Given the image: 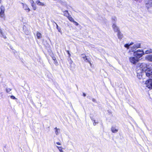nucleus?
<instances>
[{
    "label": "nucleus",
    "mask_w": 152,
    "mask_h": 152,
    "mask_svg": "<svg viewBox=\"0 0 152 152\" xmlns=\"http://www.w3.org/2000/svg\"><path fill=\"white\" fill-rule=\"evenodd\" d=\"M133 54L134 56L139 59L144 54V52L142 50H138L134 52Z\"/></svg>",
    "instance_id": "f257e3e1"
},
{
    "label": "nucleus",
    "mask_w": 152,
    "mask_h": 152,
    "mask_svg": "<svg viewBox=\"0 0 152 152\" xmlns=\"http://www.w3.org/2000/svg\"><path fill=\"white\" fill-rule=\"evenodd\" d=\"M145 75L149 79L152 78V69L150 68H147L145 71Z\"/></svg>",
    "instance_id": "f03ea898"
},
{
    "label": "nucleus",
    "mask_w": 152,
    "mask_h": 152,
    "mask_svg": "<svg viewBox=\"0 0 152 152\" xmlns=\"http://www.w3.org/2000/svg\"><path fill=\"white\" fill-rule=\"evenodd\" d=\"M0 9L1 10L0 12V17L3 18L4 19L5 18V15L4 13V12L5 9L4 6H1L0 7Z\"/></svg>",
    "instance_id": "7ed1b4c3"
},
{
    "label": "nucleus",
    "mask_w": 152,
    "mask_h": 152,
    "mask_svg": "<svg viewBox=\"0 0 152 152\" xmlns=\"http://www.w3.org/2000/svg\"><path fill=\"white\" fill-rule=\"evenodd\" d=\"M145 83L146 87L150 89L152 88V79L151 78L149 79L146 81Z\"/></svg>",
    "instance_id": "20e7f679"
},
{
    "label": "nucleus",
    "mask_w": 152,
    "mask_h": 152,
    "mask_svg": "<svg viewBox=\"0 0 152 152\" xmlns=\"http://www.w3.org/2000/svg\"><path fill=\"white\" fill-rule=\"evenodd\" d=\"M145 6L149 11H150V9H152V0H148L145 4Z\"/></svg>",
    "instance_id": "39448f33"
},
{
    "label": "nucleus",
    "mask_w": 152,
    "mask_h": 152,
    "mask_svg": "<svg viewBox=\"0 0 152 152\" xmlns=\"http://www.w3.org/2000/svg\"><path fill=\"white\" fill-rule=\"evenodd\" d=\"M129 60L130 61L132 64H136L137 62L138 61L139 59L135 56L130 57L129 58Z\"/></svg>",
    "instance_id": "423d86ee"
},
{
    "label": "nucleus",
    "mask_w": 152,
    "mask_h": 152,
    "mask_svg": "<svg viewBox=\"0 0 152 152\" xmlns=\"http://www.w3.org/2000/svg\"><path fill=\"white\" fill-rule=\"evenodd\" d=\"M69 62V64L71 69H72L75 67V64L73 63V61L71 60V58H70L68 60Z\"/></svg>",
    "instance_id": "0eeeda50"
},
{
    "label": "nucleus",
    "mask_w": 152,
    "mask_h": 152,
    "mask_svg": "<svg viewBox=\"0 0 152 152\" xmlns=\"http://www.w3.org/2000/svg\"><path fill=\"white\" fill-rule=\"evenodd\" d=\"M21 4L23 6V9L27 12H28L30 11V9L26 4H24L23 3H22Z\"/></svg>",
    "instance_id": "6e6552de"
},
{
    "label": "nucleus",
    "mask_w": 152,
    "mask_h": 152,
    "mask_svg": "<svg viewBox=\"0 0 152 152\" xmlns=\"http://www.w3.org/2000/svg\"><path fill=\"white\" fill-rule=\"evenodd\" d=\"M81 55L83 56L82 57V58L84 59V60L85 61L88 62L91 65V64L90 61L88 59V58H87V56H86L84 54H81Z\"/></svg>",
    "instance_id": "1a4fd4ad"
},
{
    "label": "nucleus",
    "mask_w": 152,
    "mask_h": 152,
    "mask_svg": "<svg viewBox=\"0 0 152 152\" xmlns=\"http://www.w3.org/2000/svg\"><path fill=\"white\" fill-rule=\"evenodd\" d=\"M112 27L115 32H117L119 31L118 28L115 24H113V25Z\"/></svg>",
    "instance_id": "9d476101"
},
{
    "label": "nucleus",
    "mask_w": 152,
    "mask_h": 152,
    "mask_svg": "<svg viewBox=\"0 0 152 152\" xmlns=\"http://www.w3.org/2000/svg\"><path fill=\"white\" fill-rule=\"evenodd\" d=\"M146 60L150 61H152V55H149L146 57Z\"/></svg>",
    "instance_id": "9b49d317"
},
{
    "label": "nucleus",
    "mask_w": 152,
    "mask_h": 152,
    "mask_svg": "<svg viewBox=\"0 0 152 152\" xmlns=\"http://www.w3.org/2000/svg\"><path fill=\"white\" fill-rule=\"evenodd\" d=\"M64 15L67 18L70 15L68 11L67 10H65L63 12Z\"/></svg>",
    "instance_id": "f8f14e48"
},
{
    "label": "nucleus",
    "mask_w": 152,
    "mask_h": 152,
    "mask_svg": "<svg viewBox=\"0 0 152 152\" xmlns=\"http://www.w3.org/2000/svg\"><path fill=\"white\" fill-rule=\"evenodd\" d=\"M117 32H118L117 35L118 38L120 39H122L123 37V34H121L120 30L117 31Z\"/></svg>",
    "instance_id": "ddd939ff"
},
{
    "label": "nucleus",
    "mask_w": 152,
    "mask_h": 152,
    "mask_svg": "<svg viewBox=\"0 0 152 152\" xmlns=\"http://www.w3.org/2000/svg\"><path fill=\"white\" fill-rule=\"evenodd\" d=\"M52 59L54 61V63L56 65H57L58 64V62L56 60V57L54 56L53 55L52 56H51Z\"/></svg>",
    "instance_id": "4468645a"
},
{
    "label": "nucleus",
    "mask_w": 152,
    "mask_h": 152,
    "mask_svg": "<svg viewBox=\"0 0 152 152\" xmlns=\"http://www.w3.org/2000/svg\"><path fill=\"white\" fill-rule=\"evenodd\" d=\"M31 6L33 7V9L34 10H35L36 9L37 7L34 4V1L33 0L31 1Z\"/></svg>",
    "instance_id": "2eb2a0df"
},
{
    "label": "nucleus",
    "mask_w": 152,
    "mask_h": 152,
    "mask_svg": "<svg viewBox=\"0 0 152 152\" xmlns=\"http://www.w3.org/2000/svg\"><path fill=\"white\" fill-rule=\"evenodd\" d=\"M36 3L38 5L41 6H44L45 5V4L43 3L40 2L39 0H37L36 1Z\"/></svg>",
    "instance_id": "dca6fc26"
},
{
    "label": "nucleus",
    "mask_w": 152,
    "mask_h": 152,
    "mask_svg": "<svg viewBox=\"0 0 152 152\" xmlns=\"http://www.w3.org/2000/svg\"><path fill=\"white\" fill-rule=\"evenodd\" d=\"M111 130L112 132L115 133L118 132V129H116L114 127H112L111 128Z\"/></svg>",
    "instance_id": "f3484780"
},
{
    "label": "nucleus",
    "mask_w": 152,
    "mask_h": 152,
    "mask_svg": "<svg viewBox=\"0 0 152 152\" xmlns=\"http://www.w3.org/2000/svg\"><path fill=\"white\" fill-rule=\"evenodd\" d=\"M133 44V42H131L130 44H126L124 45V46L125 47L127 48V49H128L129 48V46L132 45Z\"/></svg>",
    "instance_id": "a211bd4d"
},
{
    "label": "nucleus",
    "mask_w": 152,
    "mask_h": 152,
    "mask_svg": "<svg viewBox=\"0 0 152 152\" xmlns=\"http://www.w3.org/2000/svg\"><path fill=\"white\" fill-rule=\"evenodd\" d=\"M37 36L38 39H39L42 37L41 34L39 32H37Z\"/></svg>",
    "instance_id": "6ab92c4d"
},
{
    "label": "nucleus",
    "mask_w": 152,
    "mask_h": 152,
    "mask_svg": "<svg viewBox=\"0 0 152 152\" xmlns=\"http://www.w3.org/2000/svg\"><path fill=\"white\" fill-rule=\"evenodd\" d=\"M152 53V49H150L145 51V54H150Z\"/></svg>",
    "instance_id": "aec40b11"
},
{
    "label": "nucleus",
    "mask_w": 152,
    "mask_h": 152,
    "mask_svg": "<svg viewBox=\"0 0 152 152\" xmlns=\"http://www.w3.org/2000/svg\"><path fill=\"white\" fill-rule=\"evenodd\" d=\"M67 18L71 22H73L74 20V19L72 18L70 15L68 16Z\"/></svg>",
    "instance_id": "412c9836"
},
{
    "label": "nucleus",
    "mask_w": 152,
    "mask_h": 152,
    "mask_svg": "<svg viewBox=\"0 0 152 152\" xmlns=\"http://www.w3.org/2000/svg\"><path fill=\"white\" fill-rule=\"evenodd\" d=\"M135 48L137 49V48H140L141 47V44L140 43H139L137 44L134 45Z\"/></svg>",
    "instance_id": "4be33fe9"
},
{
    "label": "nucleus",
    "mask_w": 152,
    "mask_h": 152,
    "mask_svg": "<svg viewBox=\"0 0 152 152\" xmlns=\"http://www.w3.org/2000/svg\"><path fill=\"white\" fill-rule=\"evenodd\" d=\"M136 49L135 48V47H134V46H133L131 48L130 50L129 51V52H135V50Z\"/></svg>",
    "instance_id": "5701e85b"
},
{
    "label": "nucleus",
    "mask_w": 152,
    "mask_h": 152,
    "mask_svg": "<svg viewBox=\"0 0 152 152\" xmlns=\"http://www.w3.org/2000/svg\"><path fill=\"white\" fill-rule=\"evenodd\" d=\"M55 133L56 134V135H57L58 134V129L56 127L55 128Z\"/></svg>",
    "instance_id": "b1692460"
},
{
    "label": "nucleus",
    "mask_w": 152,
    "mask_h": 152,
    "mask_svg": "<svg viewBox=\"0 0 152 152\" xmlns=\"http://www.w3.org/2000/svg\"><path fill=\"white\" fill-rule=\"evenodd\" d=\"M11 91V89H10V88L6 89V91L7 93H9Z\"/></svg>",
    "instance_id": "393cba45"
},
{
    "label": "nucleus",
    "mask_w": 152,
    "mask_h": 152,
    "mask_svg": "<svg viewBox=\"0 0 152 152\" xmlns=\"http://www.w3.org/2000/svg\"><path fill=\"white\" fill-rule=\"evenodd\" d=\"M66 51L68 54V57H70L71 56V54L69 53V51L68 50H66Z\"/></svg>",
    "instance_id": "a878e982"
},
{
    "label": "nucleus",
    "mask_w": 152,
    "mask_h": 152,
    "mask_svg": "<svg viewBox=\"0 0 152 152\" xmlns=\"http://www.w3.org/2000/svg\"><path fill=\"white\" fill-rule=\"evenodd\" d=\"M56 147L58 149L59 151H60L62 149V148L61 147H59L58 146H57Z\"/></svg>",
    "instance_id": "bb28decb"
},
{
    "label": "nucleus",
    "mask_w": 152,
    "mask_h": 152,
    "mask_svg": "<svg viewBox=\"0 0 152 152\" xmlns=\"http://www.w3.org/2000/svg\"><path fill=\"white\" fill-rule=\"evenodd\" d=\"M73 22L74 23V24L76 26H77L79 25L78 23L76 22V21H75V20H74Z\"/></svg>",
    "instance_id": "cd10ccee"
},
{
    "label": "nucleus",
    "mask_w": 152,
    "mask_h": 152,
    "mask_svg": "<svg viewBox=\"0 0 152 152\" xmlns=\"http://www.w3.org/2000/svg\"><path fill=\"white\" fill-rule=\"evenodd\" d=\"M93 125H96V123H98V122H96L95 120H93Z\"/></svg>",
    "instance_id": "c85d7f7f"
},
{
    "label": "nucleus",
    "mask_w": 152,
    "mask_h": 152,
    "mask_svg": "<svg viewBox=\"0 0 152 152\" xmlns=\"http://www.w3.org/2000/svg\"><path fill=\"white\" fill-rule=\"evenodd\" d=\"M10 98L11 99H16V98L13 96H10Z\"/></svg>",
    "instance_id": "c756f323"
},
{
    "label": "nucleus",
    "mask_w": 152,
    "mask_h": 152,
    "mask_svg": "<svg viewBox=\"0 0 152 152\" xmlns=\"http://www.w3.org/2000/svg\"><path fill=\"white\" fill-rule=\"evenodd\" d=\"M53 23H54L56 25V28L58 29V28H58V25L54 21H53Z\"/></svg>",
    "instance_id": "7c9ffc66"
},
{
    "label": "nucleus",
    "mask_w": 152,
    "mask_h": 152,
    "mask_svg": "<svg viewBox=\"0 0 152 152\" xmlns=\"http://www.w3.org/2000/svg\"><path fill=\"white\" fill-rule=\"evenodd\" d=\"M57 29L59 32L61 33V30L60 28H58Z\"/></svg>",
    "instance_id": "2f4dec72"
},
{
    "label": "nucleus",
    "mask_w": 152,
    "mask_h": 152,
    "mask_svg": "<svg viewBox=\"0 0 152 152\" xmlns=\"http://www.w3.org/2000/svg\"><path fill=\"white\" fill-rule=\"evenodd\" d=\"M3 38L4 39H6L7 38V37L6 36H4L3 35H3H1Z\"/></svg>",
    "instance_id": "473e14b6"
},
{
    "label": "nucleus",
    "mask_w": 152,
    "mask_h": 152,
    "mask_svg": "<svg viewBox=\"0 0 152 152\" xmlns=\"http://www.w3.org/2000/svg\"><path fill=\"white\" fill-rule=\"evenodd\" d=\"M56 143L58 145H61V143L60 142H56Z\"/></svg>",
    "instance_id": "72a5a7b5"
},
{
    "label": "nucleus",
    "mask_w": 152,
    "mask_h": 152,
    "mask_svg": "<svg viewBox=\"0 0 152 152\" xmlns=\"http://www.w3.org/2000/svg\"><path fill=\"white\" fill-rule=\"evenodd\" d=\"M83 95L84 96H86V94L84 93L83 94Z\"/></svg>",
    "instance_id": "f704fd0d"
},
{
    "label": "nucleus",
    "mask_w": 152,
    "mask_h": 152,
    "mask_svg": "<svg viewBox=\"0 0 152 152\" xmlns=\"http://www.w3.org/2000/svg\"><path fill=\"white\" fill-rule=\"evenodd\" d=\"M134 0L135 1H140L141 0Z\"/></svg>",
    "instance_id": "c9c22d12"
},
{
    "label": "nucleus",
    "mask_w": 152,
    "mask_h": 152,
    "mask_svg": "<svg viewBox=\"0 0 152 152\" xmlns=\"http://www.w3.org/2000/svg\"><path fill=\"white\" fill-rule=\"evenodd\" d=\"M60 152H63L62 149L60 151H59Z\"/></svg>",
    "instance_id": "e433bc0d"
},
{
    "label": "nucleus",
    "mask_w": 152,
    "mask_h": 152,
    "mask_svg": "<svg viewBox=\"0 0 152 152\" xmlns=\"http://www.w3.org/2000/svg\"><path fill=\"white\" fill-rule=\"evenodd\" d=\"M93 101H94V99H93Z\"/></svg>",
    "instance_id": "4c0bfd02"
},
{
    "label": "nucleus",
    "mask_w": 152,
    "mask_h": 152,
    "mask_svg": "<svg viewBox=\"0 0 152 152\" xmlns=\"http://www.w3.org/2000/svg\"><path fill=\"white\" fill-rule=\"evenodd\" d=\"M1 0H0V3H1Z\"/></svg>",
    "instance_id": "58836bf2"
}]
</instances>
